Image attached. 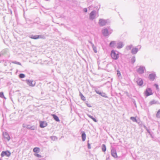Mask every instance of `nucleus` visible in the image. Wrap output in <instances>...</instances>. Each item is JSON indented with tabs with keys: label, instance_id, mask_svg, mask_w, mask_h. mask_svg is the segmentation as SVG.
<instances>
[{
	"label": "nucleus",
	"instance_id": "obj_1",
	"mask_svg": "<svg viewBox=\"0 0 160 160\" xmlns=\"http://www.w3.org/2000/svg\"><path fill=\"white\" fill-rule=\"evenodd\" d=\"M102 32L104 36L107 37L112 33V30L108 27L102 29Z\"/></svg>",
	"mask_w": 160,
	"mask_h": 160
},
{
	"label": "nucleus",
	"instance_id": "obj_2",
	"mask_svg": "<svg viewBox=\"0 0 160 160\" xmlns=\"http://www.w3.org/2000/svg\"><path fill=\"white\" fill-rule=\"evenodd\" d=\"M28 37L34 39H37L39 38L44 39L45 38L44 36L42 35H34L32 34L29 35Z\"/></svg>",
	"mask_w": 160,
	"mask_h": 160
},
{
	"label": "nucleus",
	"instance_id": "obj_3",
	"mask_svg": "<svg viewBox=\"0 0 160 160\" xmlns=\"http://www.w3.org/2000/svg\"><path fill=\"white\" fill-rule=\"evenodd\" d=\"M141 48V46L139 45L136 47L132 48L131 51V53L133 55L136 54Z\"/></svg>",
	"mask_w": 160,
	"mask_h": 160
},
{
	"label": "nucleus",
	"instance_id": "obj_4",
	"mask_svg": "<svg viewBox=\"0 0 160 160\" xmlns=\"http://www.w3.org/2000/svg\"><path fill=\"white\" fill-rule=\"evenodd\" d=\"M146 69L144 66H139V68L137 69V72L139 74H142L144 72Z\"/></svg>",
	"mask_w": 160,
	"mask_h": 160
},
{
	"label": "nucleus",
	"instance_id": "obj_5",
	"mask_svg": "<svg viewBox=\"0 0 160 160\" xmlns=\"http://www.w3.org/2000/svg\"><path fill=\"white\" fill-rule=\"evenodd\" d=\"M111 56L112 58L114 60H117L119 57L118 54V53H116L113 50L111 51Z\"/></svg>",
	"mask_w": 160,
	"mask_h": 160
},
{
	"label": "nucleus",
	"instance_id": "obj_6",
	"mask_svg": "<svg viewBox=\"0 0 160 160\" xmlns=\"http://www.w3.org/2000/svg\"><path fill=\"white\" fill-rule=\"evenodd\" d=\"M26 82L27 84L30 87H34L36 84L35 81L32 80H26Z\"/></svg>",
	"mask_w": 160,
	"mask_h": 160
},
{
	"label": "nucleus",
	"instance_id": "obj_7",
	"mask_svg": "<svg viewBox=\"0 0 160 160\" xmlns=\"http://www.w3.org/2000/svg\"><path fill=\"white\" fill-rule=\"evenodd\" d=\"M96 11L95 10L92 11L89 14V19L90 20H93L95 18Z\"/></svg>",
	"mask_w": 160,
	"mask_h": 160
},
{
	"label": "nucleus",
	"instance_id": "obj_8",
	"mask_svg": "<svg viewBox=\"0 0 160 160\" xmlns=\"http://www.w3.org/2000/svg\"><path fill=\"white\" fill-rule=\"evenodd\" d=\"M108 21V20L100 19L99 20L98 23L101 26H103L106 24Z\"/></svg>",
	"mask_w": 160,
	"mask_h": 160
},
{
	"label": "nucleus",
	"instance_id": "obj_9",
	"mask_svg": "<svg viewBox=\"0 0 160 160\" xmlns=\"http://www.w3.org/2000/svg\"><path fill=\"white\" fill-rule=\"evenodd\" d=\"M111 154L114 158H117L118 157L116 149L114 148H112L111 150Z\"/></svg>",
	"mask_w": 160,
	"mask_h": 160
},
{
	"label": "nucleus",
	"instance_id": "obj_10",
	"mask_svg": "<svg viewBox=\"0 0 160 160\" xmlns=\"http://www.w3.org/2000/svg\"><path fill=\"white\" fill-rule=\"evenodd\" d=\"M10 155L11 152L8 150L2 152L1 154V156L2 157H3L4 156H6L8 157H9L10 156Z\"/></svg>",
	"mask_w": 160,
	"mask_h": 160
},
{
	"label": "nucleus",
	"instance_id": "obj_11",
	"mask_svg": "<svg viewBox=\"0 0 160 160\" xmlns=\"http://www.w3.org/2000/svg\"><path fill=\"white\" fill-rule=\"evenodd\" d=\"M145 93L146 96L147 97L153 94L152 89L150 88H149L146 89L145 92Z\"/></svg>",
	"mask_w": 160,
	"mask_h": 160
},
{
	"label": "nucleus",
	"instance_id": "obj_12",
	"mask_svg": "<svg viewBox=\"0 0 160 160\" xmlns=\"http://www.w3.org/2000/svg\"><path fill=\"white\" fill-rule=\"evenodd\" d=\"M156 77V75L155 72L150 74L148 76L149 79L152 81H153Z\"/></svg>",
	"mask_w": 160,
	"mask_h": 160
},
{
	"label": "nucleus",
	"instance_id": "obj_13",
	"mask_svg": "<svg viewBox=\"0 0 160 160\" xmlns=\"http://www.w3.org/2000/svg\"><path fill=\"white\" fill-rule=\"evenodd\" d=\"M136 82L137 85L139 86H142L143 83V80L141 78H138Z\"/></svg>",
	"mask_w": 160,
	"mask_h": 160
},
{
	"label": "nucleus",
	"instance_id": "obj_14",
	"mask_svg": "<svg viewBox=\"0 0 160 160\" xmlns=\"http://www.w3.org/2000/svg\"><path fill=\"white\" fill-rule=\"evenodd\" d=\"M117 48L118 49H120L122 48L124 46L123 42H120L118 43L117 44Z\"/></svg>",
	"mask_w": 160,
	"mask_h": 160
},
{
	"label": "nucleus",
	"instance_id": "obj_15",
	"mask_svg": "<svg viewBox=\"0 0 160 160\" xmlns=\"http://www.w3.org/2000/svg\"><path fill=\"white\" fill-rule=\"evenodd\" d=\"M81 134L82 140V141L84 142L85 140L86 137L85 132L84 131H82L81 132Z\"/></svg>",
	"mask_w": 160,
	"mask_h": 160
},
{
	"label": "nucleus",
	"instance_id": "obj_16",
	"mask_svg": "<svg viewBox=\"0 0 160 160\" xmlns=\"http://www.w3.org/2000/svg\"><path fill=\"white\" fill-rule=\"evenodd\" d=\"M3 137L8 141H9L10 140V137L8 133L6 132L3 133Z\"/></svg>",
	"mask_w": 160,
	"mask_h": 160
},
{
	"label": "nucleus",
	"instance_id": "obj_17",
	"mask_svg": "<svg viewBox=\"0 0 160 160\" xmlns=\"http://www.w3.org/2000/svg\"><path fill=\"white\" fill-rule=\"evenodd\" d=\"M47 123L44 122H41L40 123V127L41 128H43L47 126Z\"/></svg>",
	"mask_w": 160,
	"mask_h": 160
},
{
	"label": "nucleus",
	"instance_id": "obj_18",
	"mask_svg": "<svg viewBox=\"0 0 160 160\" xmlns=\"http://www.w3.org/2000/svg\"><path fill=\"white\" fill-rule=\"evenodd\" d=\"M7 53V51L5 50H3L0 53V57H2L5 56Z\"/></svg>",
	"mask_w": 160,
	"mask_h": 160
},
{
	"label": "nucleus",
	"instance_id": "obj_19",
	"mask_svg": "<svg viewBox=\"0 0 160 160\" xmlns=\"http://www.w3.org/2000/svg\"><path fill=\"white\" fill-rule=\"evenodd\" d=\"M158 103V102L157 101H156L154 100H153L149 102V105L151 106L154 104H157Z\"/></svg>",
	"mask_w": 160,
	"mask_h": 160
},
{
	"label": "nucleus",
	"instance_id": "obj_20",
	"mask_svg": "<svg viewBox=\"0 0 160 160\" xmlns=\"http://www.w3.org/2000/svg\"><path fill=\"white\" fill-rule=\"evenodd\" d=\"M53 119L57 122H59L60 121L58 117L55 114H52Z\"/></svg>",
	"mask_w": 160,
	"mask_h": 160
},
{
	"label": "nucleus",
	"instance_id": "obj_21",
	"mask_svg": "<svg viewBox=\"0 0 160 160\" xmlns=\"http://www.w3.org/2000/svg\"><path fill=\"white\" fill-rule=\"evenodd\" d=\"M116 44L115 41H112L109 44V46L110 47H114Z\"/></svg>",
	"mask_w": 160,
	"mask_h": 160
},
{
	"label": "nucleus",
	"instance_id": "obj_22",
	"mask_svg": "<svg viewBox=\"0 0 160 160\" xmlns=\"http://www.w3.org/2000/svg\"><path fill=\"white\" fill-rule=\"evenodd\" d=\"M40 150L39 148L35 147L33 149V151L35 152L38 153L39 152Z\"/></svg>",
	"mask_w": 160,
	"mask_h": 160
},
{
	"label": "nucleus",
	"instance_id": "obj_23",
	"mask_svg": "<svg viewBox=\"0 0 160 160\" xmlns=\"http://www.w3.org/2000/svg\"><path fill=\"white\" fill-rule=\"evenodd\" d=\"M87 115L89 118H90L91 119H92L94 122H97V121L96 120V119L94 117H93L92 116L89 114H87Z\"/></svg>",
	"mask_w": 160,
	"mask_h": 160
},
{
	"label": "nucleus",
	"instance_id": "obj_24",
	"mask_svg": "<svg viewBox=\"0 0 160 160\" xmlns=\"http://www.w3.org/2000/svg\"><path fill=\"white\" fill-rule=\"evenodd\" d=\"M79 95L80 96L81 99L83 101L86 100V98L85 97L82 95V94L80 92Z\"/></svg>",
	"mask_w": 160,
	"mask_h": 160
},
{
	"label": "nucleus",
	"instance_id": "obj_25",
	"mask_svg": "<svg viewBox=\"0 0 160 160\" xmlns=\"http://www.w3.org/2000/svg\"><path fill=\"white\" fill-rule=\"evenodd\" d=\"M91 45L92 46V48H93V51L94 52L96 53L97 52V48L92 43H91Z\"/></svg>",
	"mask_w": 160,
	"mask_h": 160
},
{
	"label": "nucleus",
	"instance_id": "obj_26",
	"mask_svg": "<svg viewBox=\"0 0 160 160\" xmlns=\"http://www.w3.org/2000/svg\"><path fill=\"white\" fill-rule=\"evenodd\" d=\"M5 62L4 63V66H7V64L9 62V61L8 60H6L1 61L0 62Z\"/></svg>",
	"mask_w": 160,
	"mask_h": 160
},
{
	"label": "nucleus",
	"instance_id": "obj_27",
	"mask_svg": "<svg viewBox=\"0 0 160 160\" xmlns=\"http://www.w3.org/2000/svg\"><path fill=\"white\" fill-rule=\"evenodd\" d=\"M102 151L103 152H104L106 151V146L105 144H103L102 145Z\"/></svg>",
	"mask_w": 160,
	"mask_h": 160
},
{
	"label": "nucleus",
	"instance_id": "obj_28",
	"mask_svg": "<svg viewBox=\"0 0 160 160\" xmlns=\"http://www.w3.org/2000/svg\"><path fill=\"white\" fill-rule=\"evenodd\" d=\"M132 47L133 46L132 45H130L126 47V49L128 51L129 50L131 49L132 48Z\"/></svg>",
	"mask_w": 160,
	"mask_h": 160
},
{
	"label": "nucleus",
	"instance_id": "obj_29",
	"mask_svg": "<svg viewBox=\"0 0 160 160\" xmlns=\"http://www.w3.org/2000/svg\"><path fill=\"white\" fill-rule=\"evenodd\" d=\"M136 59L134 56H133L131 59V62L132 64H133L135 62Z\"/></svg>",
	"mask_w": 160,
	"mask_h": 160
},
{
	"label": "nucleus",
	"instance_id": "obj_30",
	"mask_svg": "<svg viewBox=\"0 0 160 160\" xmlns=\"http://www.w3.org/2000/svg\"><path fill=\"white\" fill-rule=\"evenodd\" d=\"M130 119L133 122H137V120L136 119V118L134 117H131L130 118Z\"/></svg>",
	"mask_w": 160,
	"mask_h": 160
},
{
	"label": "nucleus",
	"instance_id": "obj_31",
	"mask_svg": "<svg viewBox=\"0 0 160 160\" xmlns=\"http://www.w3.org/2000/svg\"><path fill=\"white\" fill-rule=\"evenodd\" d=\"M51 139L53 141H55L58 139L55 136L50 137Z\"/></svg>",
	"mask_w": 160,
	"mask_h": 160
},
{
	"label": "nucleus",
	"instance_id": "obj_32",
	"mask_svg": "<svg viewBox=\"0 0 160 160\" xmlns=\"http://www.w3.org/2000/svg\"><path fill=\"white\" fill-rule=\"evenodd\" d=\"M94 88L95 91L97 93L100 95V93H101V92H100L97 89V87H95Z\"/></svg>",
	"mask_w": 160,
	"mask_h": 160
},
{
	"label": "nucleus",
	"instance_id": "obj_33",
	"mask_svg": "<svg viewBox=\"0 0 160 160\" xmlns=\"http://www.w3.org/2000/svg\"><path fill=\"white\" fill-rule=\"evenodd\" d=\"M100 95L101 96H102L103 97H105V98L107 97L106 94L105 93L102 92H101V93H100Z\"/></svg>",
	"mask_w": 160,
	"mask_h": 160
},
{
	"label": "nucleus",
	"instance_id": "obj_34",
	"mask_svg": "<svg viewBox=\"0 0 160 160\" xmlns=\"http://www.w3.org/2000/svg\"><path fill=\"white\" fill-rule=\"evenodd\" d=\"M156 117L158 118H160V109L158 111L156 114Z\"/></svg>",
	"mask_w": 160,
	"mask_h": 160
},
{
	"label": "nucleus",
	"instance_id": "obj_35",
	"mask_svg": "<svg viewBox=\"0 0 160 160\" xmlns=\"http://www.w3.org/2000/svg\"><path fill=\"white\" fill-rule=\"evenodd\" d=\"M25 77V75L24 74L20 73L19 75V77L20 78H24Z\"/></svg>",
	"mask_w": 160,
	"mask_h": 160
},
{
	"label": "nucleus",
	"instance_id": "obj_36",
	"mask_svg": "<svg viewBox=\"0 0 160 160\" xmlns=\"http://www.w3.org/2000/svg\"><path fill=\"white\" fill-rule=\"evenodd\" d=\"M0 97L2 98H5L4 96L3 93L2 92H0Z\"/></svg>",
	"mask_w": 160,
	"mask_h": 160
},
{
	"label": "nucleus",
	"instance_id": "obj_37",
	"mask_svg": "<svg viewBox=\"0 0 160 160\" xmlns=\"http://www.w3.org/2000/svg\"><path fill=\"white\" fill-rule=\"evenodd\" d=\"M36 128V127L34 125L30 126V129L32 130H34Z\"/></svg>",
	"mask_w": 160,
	"mask_h": 160
},
{
	"label": "nucleus",
	"instance_id": "obj_38",
	"mask_svg": "<svg viewBox=\"0 0 160 160\" xmlns=\"http://www.w3.org/2000/svg\"><path fill=\"white\" fill-rule=\"evenodd\" d=\"M12 63H13L16 64H18V65H21V63L20 62H18L17 61H13V62H12Z\"/></svg>",
	"mask_w": 160,
	"mask_h": 160
},
{
	"label": "nucleus",
	"instance_id": "obj_39",
	"mask_svg": "<svg viewBox=\"0 0 160 160\" xmlns=\"http://www.w3.org/2000/svg\"><path fill=\"white\" fill-rule=\"evenodd\" d=\"M117 75L118 77H120L121 76V74L120 73V71L119 70H117Z\"/></svg>",
	"mask_w": 160,
	"mask_h": 160
},
{
	"label": "nucleus",
	"instance_id": "obj_40",
	"mask_svg": "<svg viewBox=\"0 0 160 160\" xmlns=\"http://www.w3.org/2000/svg\"><path fill=\"white\" fill-rule=\"evenodd\" d=\"M35 155V156L38 157V158H41L42 157V156H41V155H40L39 154H38V153H35L34 154Z\"/></svg>",
	"mask_w": 160,
	"mask_h": 160
},
{
	"label": "nucleus",
	"instance_id": "obj_41",
	"mask_svg": "<svg viewBox=\"0 0 160 160\" xmlns=\"http://www.w3.org/2000/svg\"><path fill=\"white\" fill-rule=\"evenodd\" d=\"M154 86L156 87V89L157 90H159V87L158 85L157 84H155Z\"/></svg>",
	"mask_w": 160,
	"mask_h": 160
},
{
	"label": "nucleus",
	"instance_id": "obj_42",
	"mask_svg": "<svg viewBox=\"0 0 160 160\" xmlns=\"http://www.w3.org/2000/svg\"><path fill=\"white\" fill-rule=\"evenodd\" d=\"M87 106L88 107H91V105L89 103H88L87 102H85Z\"/></svg>",
	"mask_w": 160,
	"mask_h": 160
},
{
	"label": "nucleus",
	"instance_id": "obj_43",
	"mask_svg": "<svg viewBox=\"0 0 160 160\" xmlns=\"http://www.w3.org/2000/svg\"><path fill=\"white\" fill-rule=\"evenodd\" d=\"M83 11L84 12H87V8H85L83 9Z\"/></svg>",
	"mask_w": 160,
	"mask_h": 160
},
{
	"label": "nucleus",
	"instance_id": "obj_44",
	"mask_svg": "<svg viewBox=\"0 0 160 160\" xmlns=\"http://www.w3.org/2000/svg\"><path fill=\"white\" fill-rule=\"evenodd\" d=\"M88 149L91 148L90 145L89 143H88Z\"/></svg>",
	"mask_w": 160,
	"mask_h": 160
},
{
	"label": "nucleus",
	"instance_id": "obj_45",
	"mask_svg": "<svg viewBox=\"0 0 160 160\" xmlns=\"http://www.w3.org/2000/svg\"><path fill=\"white\" fill-rule=\"evenodd\" d=\"M108 157L107 158L106 160H110L109 155H108Z\"/></svg>",
	"mask_w": 160,
	"mask_h": 160
},
{
	"label": "nucleus",
	"instance_id": "obj_46",
	"mask_svg": "<svg viewBox=\"0 0 160 160\" xmlns=\"http://www.w3.org/2000/svg\"><path fill=\"white\" fill-rule=\"evenodd\" d=\"M146 130L147 131V132L150 134V132L149 131V130L148 129V128H147V129H146Z\"/></svg>",
	"mask_w": 160,
	"mask_h": 160
},
{
	"label": "nucleus",
	"instance_id": "obj_47",
	"mask_svg": "<svg viewBox=\"0 0 160 160\" xmlns=\"http://www.w3.org/2000/svg\"><path fill=\"white\" fill-rule=\"evenodd\" d=\"M30 126L29 125H27V127L26 128L28 129H30Z\"/></svg>",
	"mask_w": 160,
	"mask_h": 160
},
{
	"label": "nucleus",
	"instance_id": "obj_48",
	"mask_svg": "<svg viewBox=\"0 0 160 160\" xmlns=\"http://www.w3.org/2000/svg\"><path fill=\"white\" fill-rule=\"evenodd\" d=\"M27 125L26 124H23V127H24V128H26L27 127Z\"/></svg>",
	"mask_w": 160,
	"mask_h": 160
},
{
	"label": "nucleus",
	"instance_id": "obj_49",
	"mask_svg": "<svg viewBox=\"0 0 160 160\" xmlns=\"http://www.w3.org/2000/svg\"><path fill=\"white\" fill-rule=\"evenodd\" d=\"M144 127L145 128V129H147V128L145 125L144 126Z\"/></svg>",
	"mask_w": 160,
	"mask_h": 160
},
{
	"label": "nucleus",
	"instance_id": "obj_50",
	"mask_svg": "<svg viewBox=\"0 0 160 160\" xmlns=\"http://www.w3.org/2000/svg\"><path fill=\"white\" fill-rule=\"evenodd\" d=\"M89 43L91 44V43H92L91 41L89 42Z\"/></svg>",
	"mask_w": 160,
	"mask_h": 160
},
{
	"label": "nucleus",
	"instance_id": "obj_51",
	"mask_svg": "<svg viewBox=\"0 0 160 160\" xmlns=\"http://www.w3.org/2000/svg\"><path fill=\"white\" fill-rule=\"evenodd\" d=\"M0 160H2V159L0 158Z\"/></svg>",
	"mask_w": 160,
	"mask_h": 160
}]
</instances>
